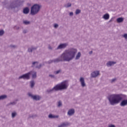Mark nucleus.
I'll return each instance as SVG.
<instances>
[{"mask_svg":"<svg viewBox=\"0 0 127 127\" xmlns=\"http://www.w3.org/2000/svg\"><path fill=\"white\" fill-rule=\"evenodd\" d=\"M77 52H78L77 49L70 48L64 50L59 58L45 62V63L46 64H52V63H58L59 62H70L74 59L75 60H79L81 57V52H78L77 54Z\"/></svg>","mask_w":127,"mask_h":127,"instance_id":"1","label":"nucleus"},{"mask_svg":"<svg viewBox=\"0 0 127 127\" xmlns=\"http://www.w3.org/2000/svg\"><path fill=\"white\" fill-rule=\"evenodd\" d=\"M123 97H126L127 96L124 94H112L108 96V100L111 106H115L120 104L123 100Z\"/></svg>","mask_w":127,"mask_h":127,"instance_id":"2","label":"nucleus"},{"mask_svg":"<svg viewBox=\"0 0 127 127\" xmlns=\"http://www.w3.org/2000/svg\"><path fill=\"white\" fill-rule=\"evenodd\" d=\"M23 2L24 1L20 0H10L8 4H6V1H5L2 2V4L8 9H15L16 7L20 6L21 3Z\"/></svg>","mask_w":127,"mask_h":127,"instance_id":"3","label":"nucleus"},{"mask_svg":"<svg viewBox=\"0 0 127 127\" xmlns=\"http://www.w3.org/2000/svg\"><path fill=\"white\" fill-rule=\"evenodd\" d=\"M58 91H62V90H67L69 86V83L67 80L62 82L61 83L56 85Z\"/></svg>","mask_w":127,"mask_h":127,"instance_id":"4","label":"nucleus"},{"mask_svg":"<svg viewBox=\"0 0 127 127\" xmlns=\"http://www.w3.org/2000/svg\"><path fill=\"white\" fill-rule=\"evenodd\" d=\"M41 5L38 4H34L31 8V14L32 15H35L37 14L40 11Z\"/></svg>","mask_w":127,"mask_h":127,"instance_id":"5","label":"nucleus"},{"mask_svg":"<svg viewBox=\"0 0 127 127\" xmlns=\"http://www.w3.org/2000/svg\"><path fill=\"white\" fill-rule=\"evenodd\" d=\"M28 96L30 97V98L33 99L34 101H40V99H41V97L39 95H33L31 93H28Z\"/></svg>","mask_w":127,"mask_h":127,"instance_id":"6","label":"nucleus"},{"mask_svg":"<svg viewBox=\"0 0 127 127\" xmlns=\"http://www.w3.org/2000/svg\"><path fill=\"white\" fill-rule=\"evenodd\" d=\"M19 79H23L24 80H29L30 79V73L29 72L24 74L21 76H20L18 78Z\"/></svg>","mask_w":127,"mask_h":127,"instance_id":"7","label":"nucleus"},{"mask_svg":"<svg viewBox=\"0 0 127 127\" xmlns=\"http://www.w3.org/2000/svg\"><path fill=\"white\" fill-rule=\"evenodd\" d=\"M44 65V64H40L39 65H38V62H34L32 63V65L31 67L32 68H37V69H40L41 67H42Z\"/></svg>","mask_w":127,"mask_h":127,"instance_id":"8","label":"nucleus"},{"mask_svg":"<svg viewBox=\"0 0 127 127\" xmlns=\"http://www.w3.org/2000/svg\"><path fill=\"white\" fill-rule=\"evenodd\" d=\"M58 91V89H57V87L55 86L53 88H50L46 90V92L47 94H52L54 93V92Z\"/></svg>","mask_w":127,"mask_h":127,"instance_id":"9","label":"nucleus"},{"mask_svg":"<svg viewBox=\"0 0 127 127\" xmlns=\"http://www.w3.org/2000/svg\"><path fill=\"white\" fill-rule=\"evenodd\" d=\"M68 46V43H62L60 44L57 48V50H59V49H65Z\"/></svg>","mask_w":127,"mask_h":127,"instance_id":"10","label":"nucleus"},{"mask_svg":"<svg viewBox=\"0 0 127 127\" xmlns=\"http://www.w3.org/2000/svg\"><path fill=\"white\" fill-rule=\"evenodd\" d=\"M91 78H97L98 76H100V71L95 70L92 72L91 74Z\"/></svg>","mask_w":127,"mask_h":127,"instance_id":"11","label":"nucleus"},{"mask_svg":"<svg viewBox=\"0 0 127 127\" xmlns=\"http://www.w3.org/2000/svg\"><path fill=\"white\" fill-rule=\"evenodd\" d=\"M29 73H30V76L32 75V77L33 79H35L37 77V73L35 71H33V70L30 71H29Z\"/></svg>","mask_w":127,"mask_h":127,"instance_id":"12","label":"nucleus"},{"mask_svg":"<svg viewBox=\"0 0 127 127\" xmlns=\"http://www.w3.org/2000/svg\"><path fill=\"white\" fill-rule=\"evenodd\" d=\"M79 81L80 82L81 86L84 88V87H86V83H85V79L84 77H80Z\"/></svg>","mask_w":127,"mask_h":127,"instance_id":"13","label":"nucleus"},{"mask_svg":"<svg viewBox=\"0 0 127 127\" xmlns=\"http://www.w3.org/2000/svg\"><path fill=\"white\" fill-rule=\"evenodd\" d=\"M70 125V123L68 122H64L58 126V127H66Z\"/></svg>","mask_w":127,"mask_h":127,"instance_id":"14","label":"nucleus"},{"mask_svg":"<svg viewBox=\"0 0 127 127\" xmlns=\"http://www.w3.org/2000/svg\"><path fill=\"white\" fill-rule=\"evenodd\" d=\"M117 62H112V61H109L107 63L106 65L107 67H111V66H113V65H115V64H116Z\"/></svg>","mask_w":127,"mask_h":127,"instance_id":"15","label":"nucleus"},{"mask_svg":"<svg viewBox=\"0 0 127 127\" xmlns=\"http://www.w3.org/2000/svg\"><path fill=\"white\" fill-rule=\"evenodd\" d=\"M74 114H75V110L73 109L69 110L67 112L68 116H69L70 117H71V116H73Z\"/></svg>","mask_w":127,"mask_h":127,"instance_id":"16","label":"nucleus"},{"mask_svg":"<svg viewBox=\"0 0 127 127\" xmlns=\"http://www.w3.org/2000/svg\"><path fill=\"white\" fill-rule=\"evenodd\" d=\"M16 104H17V100H15L14 101L11 102L7 104V107H9V106H15Z\"/></svg>","mask_w":127,"mask_h":127,"instance_id":"17","label":"nucleus"},{"mask_svg":"<svg viewBox=\"0 0 127 127\" xmlns=\"http://www.w3.org/2000/svg\"><path fill=\"white\" fill-rule=\"evenodd\" d=\"M23 13L24 14H28L29 13V8L26 7L23 9Z\"/></svg>","mask_w":127,"mask_h":127,"instance_id":"18","label":"nucleus"},{"mask_svg":"<svg viewBox=\"0 0 127 127\" xmlns=\"http://www.w3.org/2000/svg\"><path fill=\"white\" fill-rule=\"evenodd\" d=\"M48 118L49 119H57V118H59V116H55V115H52V114H50L48 116Z\"/></svg>","mask_w":127,"mask_h":127,"instance_id":"19","label":"nucleus"},{"mask_svg":"<svg viewBox=\"0 0 127 127\" xmlns=\"http://www.w3.org/2000/svg\"><path fill=\"white\" fill-rule=\"evenodd\" d=\"M103 18L105 19V20H108L110 18V15L108 13H106L103 15Z\"/></svg>","mask_w":127,"mask_h":127,"instance_id":"20","label":"nucleus"},{"mask_svg":"<svg viewBox=\"0 0 127 127\" xmlns=\"http://www.w3.org/2000/svg\"><path fill=\"white\" fill-rule=\"evenodd\" d=\"M117 22L118 23H122V22H124V18L119 17L117 19Z\"/></svg>","mask_w":127,"mask_h":127,"instance_id":"21","label":"nucleus"},{"mask_svg":"<svg viewBox=\"0 0 127 127\" xmlns=\"http://www.w3.org/2000/svg\"><path fill=\"white\" fill-rule=\"evenodd\" d=\"M23 24H25V25H29L31 23L30 21H28L27 20H25L23 21Z\"/></svg>","mask_w":127,"mask_h":127,"instance_id":"22","label":"nucleus"},{"mask_svg":"<svg viewBox=\"0 0 127 127\" xmlns=\"http://www.w3.org/2000/svg\"><path fill=\"white\" fill-rule=\"evenodd\" d=\"M57 106L58 108L62 107V101L61 100H59L57 103Z\"/></svg>","mask_w":127,"mask_h":127,"instance_id":"23","label":"nucleus"},{"mask_svg":"<svg viewBox=\"0 0 127 127\" xmlns=\"http://www.w3.org/2000/svg\"><path fill=\"white\" fill-rule=\"evenodd\" d=\"M30 84L31 88H33V87H34V85H35V82L34 80H32L30 82Z\"/></svg>","mask_w":127,"mask_h":127,"instance_id":"24","label":"nucleus"},{"mask_svg":"<svg viewBox=\"0 0 127 127\" xmlns=\"http://www.w3.org/2000/svg\"><path fill=\"white\" fill-rule=\"evenodd\" d=\"M6 98H7V96L5 95H1L0 96V101H1V100H4L6 99Z\"/></svg>","mask_w":127,"mask_h":127,"instance_id":"25","label":"nucleus"},{"mask_svg":"<svg viewBox=\"0 0 127 127\" xmlns=\"http://www.w3.org/2000/svg\"><path fill=\"white\" fill-rule=\"evenodd\" d=\"M71 5H72V4H71V3H67V4H65L64 5V7H66V8L71 7Z\"/></svg>","mask_w":127,"mask_h":127,"instance_id":"26","label":"nucleus"},{"mask_svg":"<svg viewBox=\"0 0 127 127\" xmlns=\"http://www.w3.org/2000/svg\"><path fill=\"white\" fill-rule=\"evenodd\" d=\"M17 115V113H16V112H14L12 113L11 117L13 119L14 118H15V117H16Z\"/></svg>","mask_w":127,"mask_h":127,"instance_id":"27","label":"nucleus"},{"mask_svg":"<svg viewBox=\"0 0 127 127\" xmlns=\"http://www.w3.org/2000/svg\"><path fill=\"white\" fill-rule=\"evenodd\" d=\"M75 14L77 15L78 14H79V13H81V10L79 9H77L76 10H75Z\"/></svg>","mask_w":127,"mask_h":127,"instance_id":"28","label":"nucleus"},{"mask_svg":"<svg viewBox=\"0 0 127 127\" xmlns=\"http://www.w3.org/2000/svg\"><path fill=\"white\" fill-rule=\"evenodd\" d=\"M28 52L29 53H32V52H33V51H32V49H31V47H29L28 49Z\"/></svg>","mask_w":127,"mask_h":127,"instance_id":"29","label":"nucleus"},{"mask_svg":"<svg viewBox=\"0 0 127 127\" xmlns=\"http://www.w3.org/2000/svg\"><path fill=\"white\" fill-rule=\"evenodd\" d=\"M4 34V31L3 30H0V36H2Z\"/></svg>","mask_w":127,"mask_h":127,"instance_id":"30","label":"nucleus"},{"mask_svg":"<svg viewBox=\"0 0 127 127\" xmlns=\"http://www.w3.org/2000/svg\"><path fill=\"white\" fill-rule=\"evenodd\" d=\"M31 48L32 49V50L33 51H35V50H36V49H37V47H34L33 46L31 47Z\"/></svg>","mask_w":127,"mask_h":127,"instance_id":"31","label":"nucleus"},{"mask_svg":"<svg viewBox=\"0 0 127 127\" xmlns=\"http://www.w3.org/2000/svg\"><path fill=\"white\" fill-rule=\"evenodd\" d=\"M62 70L61 69H60V70H57L55 72V73L57 75L58 74H59V73H61L62 72Z\"/></svg>","mask_w":127,"mask_h":127,"instance_id":"32","label":"nucleus"},{"mask_svg":"<svg viewBox=\"0 0 127 127\" xmlns=\"http://www.w3.org/2000/svg\"><path fill=\"white\" fill-rule=\"evenodd\" d=\"M123 37H124L126 40L127 41V34H124L123 36H122Z\"/></svg>","mask_w":127,"mask_h":127,"instance_id":"33","label":"nucleus"},{"mask_svg":"<svg viewBox=\"0 0 127 127\" xmlns=\"http://www.w3.org/2000/svg\"><path fill=\"white\" fill-rule=\"evenodd\" d=\"M20 27L19 26H15L13 27L14 29H15L16 30H18V29H19Z\"/></svg>","mask_w":127,"mask_h":127,"instance_id":"34","label":"nucleus"},{"mask_svg":"<svg viewBox=\"0 0 127 127\" xmlns=\"http://www.w3.org/2000/svg\"><path fill=\"white\" fill-rule=\"evenodd\" d=\"M27 32H28V31L26 29H24L23 30V33L24 34H25L26 33H27Z\"/></svg>","mask_w":127,"mask_h":127,"instance_id":"35","label":"nucleus"},{"mask_svg":"<svg viewBox=\"0 0 127 127\" xmlns=\"http://www.w3.org/2000/svg\"><path fill=\"white\" fill-rule=\"evenodd\" d=\"M59 26V25H58V24H55L54 26L55 28H58Z\"/></svg>","mask_w":127,"mask_h":127,"instance_id":"36","label":"nucleus"},{"mask_svg":"<svg viewBox=\"0 0 127 127\" xmlns=\"http://www.w3.org/2000/svg\"><path fill=\"white\" fill-rule=\"evenodd\" d=\"M116 81H117V79L116 78H113L111 80V83H114V82H116Z\"/></svg>","mask_w":127,"mask_h":127,"instance_id":"37","label":"nucleus"},{"mask_svg":"<svg viewBox=\"0 0 127 127\" xmlns=\"http://www.w3.org/2000/svg\"><path fill=\"white\" fill-rule=\"evenodd\" d=\"M73 15H74V13H73V12H70L69 13V16H73Z\"/></svg>","mask_w":127,"mask_h":127,"instance_id":"38","label":"nucleus"},{"mask_svg":"<svg viewBox=\"0 0 127 127\" xmlns=\"http://www.w3.org/2000/svg\"><path fill=\"white\" fill-rule=\"evenodd\" d=\"M108 127H116V126L111 124L108 126Z\"/></svg>","mask_w":127,"mask_h":127,"instance_id":"39","label":"nucleus"},{"mask_svg":"<svg viewBox=\"0 0 127 127\" xmlns=\"http://www.w3.org/2000/svg\"><path fill=\"white\" fill-rule=\"evenodd\" d=\"M10 47L12 48H16V46L15 45H10Z\"/></svg>","mask_w":127,"mask_h":127,"instance_id":"40","label":"nucleus"},{"mask_svg":"<svg viewBox=\"0 0 127 127\" xmlns=\"http://www.w3.org/2000/svg\"><path fill=\"white\" fill-rule=\"evenodd\" d=\"M49 77H51V78H54V75L52 74H50Z\"/></svg>","mask_w":127,"mask_h":127,"instance_id":"41","label":"nucleus"},{"mask_svg":"<svg viewBox=\"0 0 127 127\" xmlns=\"http://www.w3.org/2000/svg\"><path fill=\"white\" fill-rule=\"evenodd\" d=\"M34 117H35V116H34V115H30V116H29V118H33Z\"/></svg>","mask_w":127,"mask_h":127,"instance_id":"42","label":"nucleus"},{"mask_svg":"<svg viewBox=\"0 0 127 127\" xmlns=\"http://www.w3.org/2000/svg\"><path fill=\"white\" fill-rule=\"evenodd\" d=\"M48 48H49V49H50V50L52 49V47L51 46H49Z\"/></svg>","mask_w":127,"mask_h":127,"instance_id":"43","label":"nucleus"},{"mask_svg":"<svg viewBox=\"0 0 127 127\" xmlns=\"http://www.w3.org/2000/svg\"><path fill=\"white\" fill-rule=\"evenodd\" d=\"M93 54V51H90L89 52V54L91 55V54Z\"/></svg>","mask_w":127,"mask_h":127,"instance_id":"44","label":"nucleus"}]
</instances>
